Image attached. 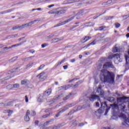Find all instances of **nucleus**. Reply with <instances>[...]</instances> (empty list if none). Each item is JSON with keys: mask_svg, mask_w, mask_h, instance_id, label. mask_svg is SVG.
<instances>
[{"mask_svg": "<svg viewBox=\"0 0 129 129\" xmlns=\"http://www.w3.org/2000/svg\"><path fill=\"white\" fill-rule=\"evenodd\" d=\"M100 77L101 80L104 79V82H109L112 84L114 83V74L107 70H102Z\"/></svg>", "mask_w": 129, "mask_h": 129, "instance_id": "obj_1", "label": "nucleus"}, {"mask_svg": "<svg viewBox=\"0 0 129 129\" xmlns=\"http://www.w3.org/2000/svg\"><path fill=\"white\" fill-rule=\"evenodd\" d=\"M35 22H37V20H34L33 21H31L28 23H26L25 24H23L22 25H21L20 26H15L13 27V30H17V29H25V28H28V27H31L32 25L35 23Z\"/></svg>", "mask_w": 129, "mask_h": 129, "instance_id": "obj_2", "label": "nucleus"}, {"mask_svg": "<svg viewBox=\"0 0 129 129\" xmlns=\"http://www.w3.org/2000/svg\"><path fill=\"white\" fill-rule=\"evenodd\" d=\"M96 99L97 100V101H100L101 106H102V102H101L99 96L93 94L91 95L89 97V100H90L92 102H93V101H95V100H96Z\"/></svg>", "mask_w": 129, "mask_h": 129, "instance_id": "obj_3", "label": "nucleus"}, {"mask_svg": "<svg viewBox=\"0 0 129 129\" xmlns=\"http://www.w3.org/2000/svg\"><path fill=\"white\" fill-rule=\"evenodd\" d=\"M72 106H74V104H69L67 105L66 106L59 110V113H63V112L66 111V110H68V109H69V108H70V107H72Z\"/></svg>", "mask_w": 129, "mask_h": 129, "instance_id": "obj_4", "label": "nucleus"}, {"mask_svg": "<svg viewBox=\"0 0 129 129\" xmlns=\"http://www.w3.org/2000/svg\"><path fill=\"white\" fill-rule=\"evenodd\" d=\"M109 59H114L115 61H118V62H121V59H119L120 57L119 56V54L118 53L114 54L112 55H110L108 57Z\"/></svg>", "mask_w": 129, "mask_h": 129, "instance_id": "obj_5", "label": "nucleus"}, {"mask_svg": "<svg viewBox=\"0 0 129 129\" xmlns=\"http://www.w3.org/2000/svg\"><path fill=\"white\" fill-rule=\"evenodd\" d=\"M67 12V9L66 8L60 9L58 11L55 12V15H57L58 16H60V15H62V14H65V13Z\"/></svg>", "mask_w": 129, "mask_h": 129, "instance_id": "obj_6", "label": "nucleus"}, {"mask_svg": "<svg viewBox=\"0 0 129 129\" xmlns=\"http://www.w3.org/2000/svg\"><path fill=\"white\" fill-rule=\"evenodd\" d=\"M37 77H38L40 80H42V81H44V80L47 79V76H46L44 72L39 74V75L37 76Z\"/></svg>", "mask_w": 129, "mask_h": 129, "instance_id": "obj_7", "label": "nucleus"}, {"mask_svg": "<svg viewBox=\"0 0 129 129\" xmlns=\"http://www.w3.org/2000/svg\"><path fill=\"white\" fill-rule=\"evenodd\" d=\"M51 93H52V89L49 88L47 90H46L44 93H43V96L44 97H47L48 96H49Z\"/></svg>", "mask_w": 129, "mask_h": 129, "instance_id": "obj_8", "label": "nucleus"}, {"mask_svg": "<svg viewBox=\"0 0 129 129\" xmlns=\"http://www.w3.org/2000/svg\"><path fill=\"white\" fill-rule=\"evenodd\" d=\"M30 110H27L25 116L24 117V120L25 121H29L30 120Z\"/></svg>", "mask_w": 129, "mask_h": 129, "instance_id": "obj_9", "label": "nucleus"}, {"mask_svg": "<svg viewBox=\"0 0 129 129\" xmlns=\"http://www.w3.org/2000/svg\"><path fill=\"white\" fill-rule=\"evenodd\" d=\"M63 96H64L63 94H60L58 95V96H55V97H54L53 100L51 101V102H55V101H56V100H58L60 99V98L63 97Z\"/></svg>", "mask_w": 129, "mask_h": 129, "instance_id": "obj_10", "label": "nucleus"}, {"mask_svg": "<svg viewBox=\"0 0 129 129\" xmlns=\"http://www.w3.org/2000/svg\"><path fill=\"white\" fill-rule=\"evenodd\" d=\"M106 67H109L110 68H113V65L112 64V63L107 62L103 65V69H105V68H106Z\"/></svg>", "mask_w": 129, "mask_h": 129, "instance_id": "obj_11", "label": "nucleus"}, {"mask_svg": "<svg viewBox=\"0 0 129 129\" xmlns=\"http://www.w3.org/2000/svg\"><path fill=\"white\" fill-rule=\"evenodd\" d=\"M91 39V36H85V38H82L81 41V43H86L88 40H90Z\"/></svg>", "mask_w": 129, "mask_h": 129, "instance_id": "obj_12", "label": "nucleus"}, {"mask_svg": "<svg viewBox=\"0 0 129 129\" xmlns=\"http://www.w3.org/2000/svg\"><path fill=\"white\" fill-rule=\"evenodd\" d=\"M37 101L38 102H42V101H45V97H44L43 95H40L38 97V98L37 99Z\"/></svg>", "mask_w": 129, "mask_h": 129, "instance_id": "obj_13", "label": "nucleus"}, {"mask_svg": "<svg viewBox=\"0 0 129 129\" xmlns=\"http://www.w3.org/2000/svg\"><path fill=\"white\" fill-rule=\"evenodd\" d=\"M62 37H60L59 38H54L52 40V43H57V42H59V41H62L63 40Z\"/></svg>", "mask_w": 129, "mask_h": 129, "instance_id": "obj_14", "label": "nucleus"}, {"mask_svg": "<svg viewBox=\"0 0 129 129\" xmlns=\"http://www.w3.org/2000/svg\"><path fill=\"white\" fill-rule=\"evenodd\" d=\"M67 21H64L63 22H61V23H58L56 24L55 26H54V28H56V27H60V26H63V25H66L67 24Z\"/></svg>", "mask_w": 129, "mask_h": 129, "instance_id": "obj_15", "label": "nucleus"}, {"mask_svg": "<svg viewBox=\"0 0 129 129\" xmlns=\"http://www.w3.org/2000/svg\"><path fill=\"white\" fill-rule=\"evenodd\" d=\"M29 80L27 79L23 80L21 81V85H26V84L29 83Z\"/></svg>", "mask_w": 129, "mask_h": 129, "instance_id": "obj_16", "label": "nucleus"}, {"mask_svg": "<svg viewBox=\"0 0 129 129\" xmlns=\"http://www.w3.org/2000/svg\"><path fill=\"white\" fill-rule=\"evenodd\" d=\"M126 98H127L126 97L123 96L122 97L117 98V100L118 102H121V101H122V100H123L124 99H126Z\"/></svg>", "mask_w": 129, "mask_h": 129, "instance_id": "obj_17", "label": "nucleus"}, {"mask_svg": "<svg viewBox=\"0 0 129 129\" xmlns=\"http://www.w3.org/2000/svg\"><path fill=\"white\" fill-rule=\"evenodd\" d=\"M96 43H95V41H94L93 42H92L91 43H89V44H88L86 46H85L83 48H85L86 49V48H88V47H89V46L92 45L93 46L94 45H96Z\"/></svg>", "mask_w": 129, "mask_h": 129, "instance_id": "obj_18", "label": "nucleus"}, {"mask_svg": "<svg viewBox=\"0 0 129 129\" xmlns=\"http://www.w3.org/2000/svg\"><path fill=\"white\" fill-rule=\"evenodd\" d=\"M112 52L114 53H116L117 52H119V48L116 46V45L115 46V47L113 48Z\"/></svg>", "mask_w": 129, "mask_h": 129, "instance_id": "obj_19", "label": "nucleus"}, {"mask_svg": "<svg viewBox=\"0 0 129 129\" xmlns=\"http://www.w3.org/2000/svg\"><path fill=\"white\" fill-rule=\"evenodd\" d=\"M71 87H73V84L64 85V90H67L69 88H71Z\"/></svg>", "mask_w": 129, "mask_h": 129, "instance_id": "obj_20", "label": "nucleus"}, {"mask_svg": "<svg viewBox=\"0 0 129 129\" xmlns=\"http://www.w3.org/2000/svg\"><path fill=\"white\" fill-rule=\"evenodd\" d=\"M34 65V62H30L26 66L25 69H28V68H31Z\"/></svg>", "mask_w": 129, "mask_h": 129, "instance_id": "obj_21", "label": "nucleus"}, {"mask_svg": "<svg viewBox=\"0 0 129 129\" xmlns=\"http://www.w3.org/2000/svg\"><path fill=\"white\" fill-rule=\"evenodd\" d=\"M6 112H7V113H8V116H11V115H12V114L13 113L14 111L9 109L7 110Z\"/></svg>", "mask_w": 129, "mask_h": 129, "instance_id": "obj_22", "label": "nucleus"}, {"mask_svg": "<svg viewBox=\"0 0 129 129\" xmlns=\"http://www.w3.org/2000/svg\"><path fill=\"white\" fill-rule=\"evenodd\" d=\"M65 62V59H63L61 61H58L56 65H55V67H58V66H60L62 63H64Z\"/></svg>", "mask_w": 129, "mask_h": 129, "instance_id": "obj_23", "label": "nucleus"}, {"mask_svg": "<svg viewBox=\"0 0 129 129\" xmlns=\"http://www.w3.org/2000/svg\"><path fill=\"white\" fill-rule=\"evenodd\" d=\"M24 44V42H21L20 43L14 44L10 46V48H14V47H18V46H21V45H23Z\"/></svg>", "mask_w": 129, "mask_h": 129, "instance_id": "obj_24", "label": "nucleus"}, {"mask_svg": "<svg viewBox=\"0 0 129 129\" xmlns=\"http://www.w3.org/2000/svg\"><path fill=\"white\" fill-rule=\"evenodd\" d=\"M34 57V56H30L28 57H26L25 58L22 59V61H29V60H32V58Z\"/></svg>", "mask_w": 129, "mask_h": 129, "instance_id": "obj_25", "label": "nucleus"}, {"mask_svg": "<svg viewBox=\"0 0 129 129\" xmlns=\"http://www.w3.org/2000/svg\"><path fill=\"white\" fill-rule=\"evenodd\" d=\"M52 121H54V119L53 118H52V119L49 120V121H47L46 122H45L44 123V125H48V124H49V123H50V122H52Z\"/></svg>", "mask_w": 129, "mask_h": 129, "instance_id": "obj_26", "label": "nucleus"}, {"mask_svg": "<svg viewBox=\"0 0 129 129\" xmlns=\"http://www.w3.org/2000/svg\"><path fill=\"white\" fill-rule=\"evenodd\" d=\"M107 100L110 102H113L114 101V98L113 97H110L108 98Z\"/></svg>", "mask_w": 129, "mask_h": 129, "instance_id": "obj_27", "label": "nucleus"}, {"mask_svg": "<svg viewBox=\"0 0 129 129\" xmlns=\"http://www.w3.org/2000/svg\"><path fill=\"white\" fill-rule=\"evenodd\" d=\"M57 36V32H54L53 33H51L48 37L49 38H53V37Z\"/></svg>", "mask_w": 129, "mask_h": 129, "instance_id": "obj_28", "label": "nucleus"}, {"mask_svg": "<svg viewBox=\"0 0 129 129\" xmlns=\"http://www.w3.org/2000/svg\"><path fill=\"white\" fill-rule=\"evenodd\" d=\"M113 18H114V17L113 16H106L105 19V20H112V19H113Z\"/></svg>", "mask_w": 129, "mask_h": 129, "instance_id": "obj_29", "label": "nucleus"}, {"mask_svg": "<svg viewBox=\"0 0 129 129\" xmlns=\"http://www.w3.org/2000/svg\"><path fill=\"white\" fill-rule=\"evenodd\" d=\"M7 89H9V90H11V89H12V88H14L12 85H8L6 87Z\"/></svg>", "mask_w": 129, "mask_h": 129, "instance_id": "obj_30", "label": "nucleus"}, {"mask_svg": "<svg viewBox=\"0 0 129 129\" xmlns=\"http://www.w3.org/2000/svg\"><path fill=\"white\" fill-rule=\"evenodd\" d=\"M13 88H19L20 87V84H12Z\"/></svg>", "mask_w": 129, "mask_h": 129, "instance_id": "obj_31", "label": "nucleus"}, {"mask_svg": "<svg viewBox=\"0 0 129 129\" xmlns=\"http://www.w3.org/2000/svg\"><path fill=\"white\" fill-rule=\"evenodd\" d=\"M119 117H120L121 118H123V119H125V118H126V116H125L124 114H120V115H119Z\"/></svg>", "mask_w": 129, "mask_h": 129, "instance_id": "obj_32", "label": "nucleus"}, {"mask_svg": "<svg viewBox=\"0 0 129 129\" xmlns=\"http://www.w3.org/2000/svg\"><path fill=\"white\" fill-rule=\"evenodd\" d=\"M126 64H127L129 62V56L127 55H125Z\"/></svg>", "mask_w": 129, "mask_h": 129, "instance_id": "obj_33", "label": "nucleus"}, {"mask_svg": "<svg viewBox=\"0 0 129 129\" xmlns=\"http://www.w3.org/2000/svg\"><path fill=\"white\" fill-rule=\"evenodd\" d=\"M62 126H61V124H59L57 126L54 125L53 127V129H58V128H60V127H61Z\"/></svg>", "mask_w": 129, "mask_h": 129, "instance_id": "obj_34", "label": "nucleus"}, {"mask_svg": "<svg viewBox=\"0 0 129 129\" xmlns=\"http://www.w3.org/2000/svg\"><path fill=\"white\" fill-rule=\"evenodd\" d=\"M44 67H45V64H41L38 68V70H43V69H44Z\"/></svg>", "mask_w": 129, "mask_h": 129, "instance_id": "obj_35", "label": "nucleus"}, {"mask_svg": "<svg viewBox=\"0 0 129 129\" xmlns=\"http://www.w3.org/2000/svg\"><path fill=\"white\" fill-rule=\"evenodd\" d=\"M100 95L101 96V97H103V96H104V91H103V90H101L100 92Z\"/></svg>", "mask_w": 129, "mask_h": 129, "instance_id": "obj_36", "label": "nucleus"}, {"mask_svg": "<svg viewBox=\"0 0 129 129\" xmlns=\"http://www.w3.org/2000/svg\"><path fill=\"white\" fill-rule=\"evenodd\" d=\"M13 12V9H9L4 12L3 14H8V13H11Z\"/></svg>", "mask_w": 129, "mask_h": 129, "instance_id": "obj_37", "label": "nucleus"}, {"mask_svg": "<svg viewBox=\"0 0 129 129\" xmlns=\"http://www.w3.org/2000/svg\"><path fill=\"white\" fill-rule=\"evenodd\" d=\"M30 113V115H31L32 116H35V115H36V112L34 111H31Z\"/></svg>", "mask_w": 129, "mask_h": 129, "instance_id": "obj_38", "label": "nucleus"}, {"mask_svg": "<svg viewBox=\"0 0 129 129\" xmlns=\"http://www.w3.org/2000/svg\"><path fill=\"white\" fill-rule=\"evenodd\" d=\"M87 24H89L88 25H87V27H93V26H94V23L92 22H89L88 23H86Z\"/></svg>", "mask_w": 129, "mask_h": 129, "instance_id": "obj_39", "label": "nucleus"}, {"mask_svg": "<svg viewBox=\"0 0 129 129\" xmlns=\"http://www.w3.org/2000/svg\"><path fill=\"white\" fill-rule=\"evenodd\" d=\"M105 13H106V12L105 11V12H104L103 14H101L100 15H97V16H94L93 17L94 20H95L96 19H97V18H98V17H100V16H101L103 14H105Z\"/></svg>", "mask_w": 129, "mask_h": 129, "instance_id": "obj_40", "label": "nucleus"}, {"mask_svg": "<svg viewBox=\"0 0 129 129\" xmlns=\"http://www.w3.org/2000/svg\"><path fill=\"white\" fill-rule=\"evenodd\" d=\"M71 96V94H70L69 95H68V96H67L66 97H64L63 100H67V99H68L69 98V97H70Z\"/></svg>", "mask_w": 129, "mask_h": 129, "instance_id": "obj_41", "label": "nucleus"}, {"mask_svg": "<svg viewBox=\"0 0 129 129\" xmlns=\"http://www.w3.org/2000/svg\"><path fill=\"white\" fill-rule=\"evenodd\" d=\"M74 17L75 16L72 17L70 19H68L67 20V22L69 23V22H71V21H72V20H73V19H74Z\"/></svg>", "mask_w": 129, "mask_h": 129, "instance_id": "obj_42", "label": "nucleus"}, {"mask_svg": "<svg viewBox=\"0 0 129 129\" xmlns=\"http://www.w3.org/2000/svg\"><path fill=\"white\" fill-rule=\"evenodd\" d=\"M80 84H81V81H78L76 85H75L74 86V87H77L78 85H80Z\"/></svg>", "mask_w": 129, "mask_h": 129, "instance_id": "obj_43", "label": "nucleus"}, {"mask_svg": "<svg viewBox=\"0 0 129 129\" xmlns=\"http://www.w3.org/2000/svg\"><path fill=\"white\" fill-rule=\"evenodd\" d=\"M115 27L116 28H119V27H120V24L118 23H116L115 24Z\"/></svg>", "mask_w": 129, "mask_h": 129, "instance_id": "obj_44", "label": "nucleus"}, {"mask_svg": "<svg viewBox=\"0 0 129 129\" xmlns=\"http://www.w3.org/2000/svg\"><path fill=\"white\" fill-rule=\"evenodd\" d=\"M102 90H101V87H98L97 89V93H99V92H100V91H101Z\"/></svg>", "mask_w": 129, "mask_h": 129, "instance_id": "obj_45", "label": "nucleus"}, {"mask_svg": "<svg viewBox=\"0 0 129 129\" xmlns=\"http://www.w3.org/2000/svg\"><path fill=\"white\" fill-rule=\"evenodd\" d=\"M83 106H79L77 108V110H81V109H83Z\"/></svg>", "mask_w": 129, "mask_h": 129, "instance_id": "obj_46", "label": "nucleus"}, {"mask_svg": "<svg viewBox=\"0 0 129 129\" xmlns=\"http://www.w3.org/2000/svg\"><path fill=\"white\" fill-rule=\"evenodd\" d=\"M122 18H123L124 20H126V19L129 18L128 15H124L123 16H122Z\"/></svg>", "mask_w": 129, "mask_h": 129, "instance_id": "obj_47", "label": "nucleus"}, {"mask_svg": "<svg viewBox=\"0 0 129 129\" xmlns=\"http://www.w3.org/2000/svg\"><path fill=\"white\" fill-rule=\"evenodd\" d=\"M111 3H113V1H112V0H109L106 2L107 5H110Z\"/></svg>", "mask_w": 129, "mask_h": 129, "instance_id": "obj_48", "label": "nucleus"}, {"mask_svg": "<svg viewBox=\"0 0 129 129\" xmlns=\"http://www.w3.org/2000/svg\"><path fill=\"white\" fill-rule=\"evenodd\" d=\"M62 89L65 90V86H62L59 88V90H62Z\"/></svg>", "mask_w": 129, "mask_h": 129, "instance_id": "obj_49", "label": "nucleus"}, {"mask_svg": "<svg viewBox=\"0 0 129 129\" xmlns=\"http://www.w3.org/2000/svg\"><path fill=\"white\" fill-rule=\"evenodd\" d=\"M47 46H48V44L47 43H44L41 45L42 48H45V47H47Z\"/></svg>", "mask_w": 129, "mask_h": 129, "instance_id": "obj_50", "label": "nucleus"}, {"mask_svg": "<svg viewBox=\"0 0 129 129\" xmlns=\"http://www.w3.org/2000/svg\"><path fill=\"white\" fill-rule=\"evenodd\" d=\"M18 36V34L13 35L12 36H9V38H16Z\"/></svg>", "mask_w": 129, "mask_h": 129, "instance_id": "obj_51", "label": "nucleus"}, {"mask_svg": "<svg viewBox=\"0 0 129 129\" xmlns=\"http://www.w3.org/2000/svg\"><path fill=\"white\" fill-rule=\"evenodd\" d=\"M105 28V27H104V26H101L99 27V30L103 31V30H104Z\"/></svg>", "mask_w": 129, "mask_h": 129, "instance_id": "obj_52", "label": "nucleus"}, {"mask_svg": "<svg viewBox=\"0 0 129 129\" xmlns=\"http://www.w3.org/2000/svg\"><path fill=\"white\" fill-rule=\"evenodd\" d=\"M74 80H78V79L77 78H75V79H73L72 80H71L69 81V83H71V82H73V81H74Z\"/></svg>", "mask_w": 129, "mask_h": 129, "instance_id": "obj_53", "label": "nucleus"}, {"mask_svg": "<svg viewBox=\"0 0 129 129\" xmlns=\"http://www.w3.org/2000/svg\"><path fill=\"white\" fill-rule=\"evenodd\" d=\"M84 10H82L79 13V15H84Z\"/></svg>", "mask_w": 129, "mask_h": 129, "instance_id": "obj_54", "label": "nucleus"}, {"mask_svg": "<svg viewBox=\"0 0 129 129\" xmlns=\"http://www.w3.org/2000/svg\"><path fill=\"white\" fill-rule=\"evenodd\" d=\"M11 78V77H6L5 79H3V81H5V80H9Z\"/></svg>", "mask_w": 129, "mask_h": 129, "instance_id": "obj_55", "label": "nucleus"}, {"mask_svg": "<svg viewBox=\"0 0 129 129\" xmlns=\"http://www.w3.org/2000/svg\"><path fill=\"white\" fill-rule=\"evenodd\" d=\"M49 115H50V114H46L43 115V116H42V117H43V118H46V117H48V116H49Z\"/></svg>", "mask_w": 129, "mask_h": 129, "instance_id": "obj_56", "label": "nucleus"}, {"mask_svg": "<svg viewBox=\"0 0 129 129\" xmlns=\"http://www.w3.org/2000/svg\"><path fill=\"white\" fill-rule=\"evenodd\" d=\"M25 101L26 102H29V98H28V96H25Z\"/></svg>", "mask_w": 129, "mask_h": 129, "instance_id": "obj_57", "label": "nucleus"}, {"mask_svg": "<svg viewBox=\"0 0 129 129\" xmlns=\"http://www.w3.org/2000/svg\"><path fill=\"white\" fill-rule=\"evenodd\" d=\"M84 124H85V123H80L79 124V126H81V127L83 126V125H84Z\"/></svg>", "mask_w": 129, "mask_h": 129, "instance_id": "obj_58", "label": "nucleus"}, {"mask_svg": "<svg viewBox=\"0 0 129 129\" xmlns=\"http://www.w3.org/2000/svg\"><path fill=\"white\" fill-rule=\"evenodd\" d=\"M4 49H5V50H9V49H12V48H11V46L10 47H4Z\"/></svg>", "mask_w": 129, "mask_h": 129, "instance_id": "obj_59", "label": "nucleus"}, {"mask_svg": "<svg viewBox=\"0 0 129 129\" xmlns=\"http://www.w3.org/2000/svg\"><path fill=\"white\" fill-rule=\"evenodd\" d=\"M99 105H100L99 103L98 102H96V107H99Z\"/></svg>", "mask_w": 129, "mask_h": 129, "instance_id": "obj_60", "label": "nucleus"}, {"mask_svg": "<svg viewBox=\"0 0 129 129\" xmlns=\"http://www.w3.org/2000/svg\"><path fill=\"white\" fill-rule=\"evenodd\" d=\"M41 8H37V9H34L32 10V11H41Z\"/></svg>", "mask_w": 129, "mask_h": 129, "instance_id": "obj_61", "label": "nucleus"}, {"mask_svg": "<svg viewBox=\"0 0 129 129\" xmlns=\"http://www.w3.org/2000/svg\"><path fill=\"white\" fill-rule=\"evenodd\" d=\"M29 53H32V54H33V53H35V50H30L29 51Z\"/></svg>", "mask_w": 129, "mask_h": 129, "instance_id": "obj_62", "label": "nucleus"}, {"mask_svg": "<svg viewBox=\"0 0 129 129\" xmlns=\"http://www.w3.org/2000/svg\"><path fill=\"white\" fill-rule=\"evenodd\" d=\"M54 6H55V5L54 4H52V5L48 6V8H49L50 9L51 8H52V7H54Z\"/></svg>", "mask_w": 129, "mask_h": 129, "instance_id": "obj_63", "label": "nucleus"}, {"mask_svg": "<svg viewBox=\"0 0 129 129\" xmlns=\"http://www.w3.org/2000/svg\"><path fill=\"white\" fill-rule=\"evenodd\" d=\"M75 61H76V60L75 59H74V58H73V59L71 60V62L72 63H74L75 62Z\"/></svg>", "mask_w": 129, "mask_h": 129, "instance_id": "obj_64", "label": "nucleus"}]
</instances>
